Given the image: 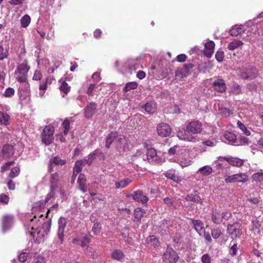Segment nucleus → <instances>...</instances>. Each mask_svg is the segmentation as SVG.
<instances>
[{"label": "nucleus", "mask_w": 263, "mask_h": 263, "mask_svg": "<svg viewBox=\"0 0 263 263\" xmlns=\"http://www.w3.org/2000/svg\"><path fill=\"white\" fill-rule=\"evenodd\" d=\"M202 130V124L198 121H192L186 126L185 131L179 130L177 136L179 139L192 142L198 141L197 136L193 135L199 134Z\"/></svg>", "instance_id": "obj_1"}, {"label": "nucleus", "mask_w": 263, "mask_h": 263, "mask_svg": "<svg viewBox=\"0 0 263 263\" xmlns=\"http://www.w3.org/2000/svg\"><path fill=\"white\" fill-rule=\"evenodd\" d=\"M51 227V221L50 219L47 220L44 222L42 227H38L34 228L32 227V230H34V231L31 232V235L35 237L36 235V240L40 242L43 241L45 235L49 232Z\"/></svg>", "instance_id": "obj_2"}, {"label": "nucleus", "mask_w": 263, "mask_h": 263, "mask_svg": "<svg viewBox=\"0 0 263 263\" xmlns=\"http://www.w3.org/2000/svg\"><path fill=\"white\" fill-rule=\"evenodd\" d=\"M232 216L231 213L229 212H221L217 209H212L211 217L212 221L216 224H220L223 220H228Z\"/></svg>", "instance_id": "obj_3"}, {"label": "nucleus", "mask_w": 263, "mask_h": 263, "mask_svg": "<svg viewBox=\"0 0 263 263\" xmlns=\"http://www.w3.org/2000/svg\"><path fill=\"white\" fill-rule=\"evenodd\" d=\"M29 67L26 64L22 63L20 64L15 71L16 78L17 81L21 83L25 82L27 80V73Z\"/></svg>", "instance_id": "obj_4"}, {"label": "nucleus", "mask_w": 263, "mask_h": 263, "mask_svg": "<svg viewBox=\"0 0 263 263\" xmlns=\"http://www.w3.org/2000/svg\"><path fill=\"white\" fill-rule=\"evenodd\" d=\"M54 128L53 126H46L42 134V141L46 144L49 145L51 143L54 139L53 133Z\"/></svg>", "instance_id": "obj_5"}, {"label": "nucleus", "mask_w": 263, "mask_h": 263, "mask_svg": "<svg viewBox=\"0 0 263 263\" xmlns=\"http://www.w3.org/2000/svg\"><path fill=\"white\" fill-rule=\"evenodd\" d=\"M146 159L151 164H159L163 162V159L157 154L154 148H149L147 151Z\"/></svg>", "instance_id": "obj_6"}, {"label": "nucleus", "mask_w": 263, "mask_h": 263, "mask_svg": "<svg viewBox=\"0 0 263 263\" xmlns=\"http://www.w3.org/2000/svg\"><path fill=\"white\" fill-rule=\"evenodd\" d=\"M224 180L227 183H231L236 182H245L248 180L247 176L243 173L234 174L232 176L225 175Z\"/></svg>", "instance_id": "obj_7"}, {"label": "nucleus", "mask_w": 263, "mask_h": 263, "mask_svg": "<svg viewBox=\"0 0 263 263\" xmlns=\"http://www.w3.org/2000/svg\"><path fill=\"white\" fill-rule=\"evenodd\" d=\"M163 259L166 263H175L178 259V256L172 248H167L163 255Z\"/></svg>", "instance_id": "obj_8"}, {"label": "nucleus", "mask_w": 263, "mask_h": 263, "mask_svg": "<svg viewBox=\"0 0 263 263\" xmlns=\"http://www.w3.org/2000/svg\"><path fill=\"white\" fill-rule=\"evenodd\" d=\"M157 133L161 137H166L170 135L172 128L170 126L165 123H161L157 127Z\"/></svg>", "instance_id": "obj_9"}, {"label": "nucleus", "mask_w": 263, "mask_h": 263, "mask_svg": "<svg viewBox=\"0 0 263 263\" xmlns=\"http://www.w3.org/2000/svg\"><path fill=\"white\" fill-rule=\"evenodd\" d=\"M239 227L240 226H239V224L237 223L228 225V233L233 239L239 237L240 235Z\"/></svg>", "instance_id": "obj_10"}, {"label": "nucleus", "mask_w": 263, "mask_h": 263, "mask_svg": "<svg viewBox=\"0 0 263 263\" xmlns=\"http://www.w3.org/2000/svg\"><path fill=\"white\" fill-rule=\"evenodd\" d=\"M258 72L255 67H249L246 69L243 73L241 74V77L245 79H253L257 76Z\"/></svg>", "instance_id": "obj_11"}, {"label": "nucleus", "mask_w": 263, "mask_h": 263, "mask_svg": "<svg viewBox=\"0 0 263 263\" xmlns=\"http://www.w3.org/2000/svg\"><path fill=\"white\" fill-rule=\"evenodd\" d=\"M67 223L66 218L60 217L58 220L59 229L58 231V235L61 242L64 237V232Z\"/></svg>", "instance_id": "obj_12"}, {"label": "nucleus", "mask_w": 263, "mask_h": 263, "mask_svg": "<svg viewBox=\"0 0 263 263\" xmlns=\"http://www.w3.org/2000/svg\"><path fill=\"white\" fill-rule=\"evenodd\" d=\"M97 105L95 103H90L84 109V115L87 118L92 117L97 112Z\"/></svg>", "instance_id": "obj_13"}, {"label": "nucleus", "mask_w": 263, "mask_h": 263, "mask_svg": "<svg viewBox=\"0 0 263 263\" xmlns=\"http://www.w3.org/2000/svg\"><path fill=\"white\" fill-rule=\"evenodd\" d=\"M215 43L213 41H210L204 45V53L208 58H211L214 53Z\"/></svg>", "instance_id": "obj_14"}, {"label": "nucleus", "mask_w": 263, "mask_h": 263, "mask_svg": "<svg viewBox=\"0 0 263 263\" xmlns=\"http://www.w3.org/2000/svg\"><path fill=\"white\" fill-rule=\"evenodd\" d=\"M2 154L4 158H8L12 156L14 154V148L11 145L6 144L3 146Z\"/></svg>", "instance_id": "obj_15"}, {"label": "nucleus", "mask_w": 263, "mask_h": 263, "mask_svg": "<svg viewBox=\"0 0 263 263\" xmlns=\"http://www.w3.org/2000/svg\"><path fill=\"white\" fill-rule=\"evenodd\" d=\"M191 224H192L196 231L201 235V232L204 230V223L199 220L191 219Z\"/></svg>", "instance_id": "obj_16"}, {"label": "nucleus", "mask_w": 263, "mask_h": 263, "mask_svg": "<svg viewBox=\"0 0 263 263\" xmlns=\"http://www.w3.org/2000/svg\"><path fill=\"white\" fill-rule=\"evenodd\" d=\"M214 89L219 92H223L226 90L224 81L222 79H219L213 83Z\"/></svg>", "instance_id": "obj_17"}, {"label": "nucleus", "mask_w": 263, "mask_h": 263, "mask_svg": "<svg viewBox=\"0 0 263 263\" xmlns=\"http://www.w3.org/2000/svg\"><path fill=\"white\" fill-rule=\"evenodd\" d=\"M133 198L136 201L143 204L146 203L148 201V198L140 191L135 192L133 195Z\"/></svg>", "instance_id": "obj_18"}, {"label": "nucleus", "mask_w": 263, "mask_h": 263, "mask_svg": "<svg viewBox=\"0 0 263 263\" xmlns=\"http://www.w3.org/2000/svg\"><path fill=\"white\" fill-rule=\"evenodd\" d=\"M13 222V217L11 216H6L3 218V231L4 232L8 230Z\"/></svg>", "instance_id": "obj_19"}, {"label": "nucleus", "mask_w": 263, "mask_h": 263, "mask_svg": "<svg viewBox=\"0 0 263 263\" xmlns=\"http://www.w3.org/2000/svg\"><path fill=\"white\" fill-rule=\"evenodd\" d=\"M186 201H193L196 203L202 204L203 201L201 198L198 195L195 194H190L186 195L185 197Z\"/></svg>", "instance_id": "obj_20"}, {"label": "nucleus", "mask_w": 263, "mask_h": 263, "mask_svg": "<svg viewBox=\"0 0 263 263\" xmlns=\"http://www.w3.org/2000/svg\"><path fill=\"white\" fill-rule=\"evenodd\" d=\"M59 181V175L55 173L52 174L50 178V187L52 190H57L58 187V182Z\"/></svg>", "instance_id": "obj_21"}, {"label": "nucleus", "mask_w": 263, "mask_h": 263, "mask_svg": "<svg viewBox=\"0 0 263 263\" xmlns=\"http://www.w3.org/2000/svg\"><path fill=\"white\" fill-rule=\"evenodd\" d=\"M225 160H226L230 164L236 166H241L243 164V161L237 158H225Z\"/></svg>", "instance_id": "obj_22"}, {"label": "nucleus", "mask_w": 263, "mask_h": 263, "mask_svg": "<svg viewBox=\"0 0 263 263\" xmlns=\"http://www.w3.org/2000/svg\"><path fill=\"white\" fill-rule=\"evenodd\" d=\"M165 176L176 182H178L181 180L179 177L176 175L175 170H173L168 171L165 174Z\"/></svg>", "instance_id": "obj_23"}, {"label": "nucleus", "mask_w": 263, "mask_h": 263, "mask_svg": "<svg viewBox=\"0 0 263 263\" xmlns=\"http://www.w3.org/2000/svg\"><path fill=\"white\" fill-rule=\"evenodd\" d=\"M213 171L212 168L209 165H205L200 167L198 172L200 173L203 176H207L209 175Z\"/></svg>", "instance_id": "obj_24"}, {"label": "nucleus", "mask_w": 263, "mask_h": 263, "mask_svg": "<svg viewBox=\"0 0 263 263\" xmlns=\"http://www.w3.org/2000/svg\"><path fill=\"white\" fill-rule=\"evenodd\" d=\"M132 181V180L127 178L124 180H121L119 182H116L115 183V188L116 189H120V188H124L128 185Z\"/></svg>", "instance_id": "obj_25"}, {"label": "nucleus", "mask_w": 263, "mask_h": 263, "mask_svg": "<svg viewBox=\"0 0 263 263\" xmlns=\"http://www.w3.org/2000/svg\"><path fill=\"white\" fill-rule=\"evenodd\" d=\"M55 190H52V189L50 187V191L47 195V197H46L45 202H41L40 201L39 202H36L35 203L36 206H43L46 202H47L50 199H51V198H52L54 197V196L55 195L54 191Z\"/></svg>", "instance_id": "obj_26"}, {"label": "nucleus", "mask_w": 263, "mask_h": 263, "mask_svg": "<svg viewBox=\"0 0 263 263\" xmlns=\"http://www.w3.org/2000/svg\"><path fill=\"white\" fill-rule=\"evenodd\" d=\"M87 161L84 160V159L77 160L74 164L73 170H77V172H81L83 168V167L87 164Z\"/></svg>", "instance_id": "obj_27"}, {"label": "nucleus", "mask_w": 263, "mask_h": 263, "mask_svg": "<svg viewBox=\"0 0 263 263\" xmlns=\"http://www.w3.org/2000/svg\"><path fill=\"white\" fill-rule=\"evenodd\" d=\"M116 141V133H110L106 140V144L105 146L106 148H109L111 144L114 142L115 143Z\"/></svg>", "instance_id": "obj_28"}, {"label": "nucleus", "mask_w": 263, "mask_h": 263, "mask_svg": "<svg viewBox=\"0 0 263 263\" xmlns=\"http://www.w3.org/2000/svg\"><path fill=\"white\" fill-rule=\"evenodd\" d=\"M111 257L114 259L121 260L124 258V254L121 250H115L112 252Z\"/></svg>", "instance_id": "obj_29"}, {"label": "nucleus", "mask_w": 263, "mask_h": 263, "mask_svg": "<svg viewBox=\"0 0 263 263\" xmlns=\"http://www.w3.org/2000/svg\"><path fill=\"white\" fill-rule=\"evenodd\" d=\"M243 44L240 40H234L228 45V48L229 50H233Z\"/></svg>", "instance_id": "obj_30"}, {"label": "nucleus", "mask_w": 263, "mask_h": 263, "mask_svg": "<svg viewBox=\"0 0 263 263\" xmlns=\"http://www.w3.org/2000/svg\"><path fill=\"white\" fill-rule=\"evenodd\" d=\"M224 138L230 143H235L237 140L236 135L231 132H226L224 134Z\"/></svg>", "instance_id": "obj_31"}, {"label": "nucleus", "mask_w": 263, "mask_h": 263, "mask_svg": "<svg viewBox=\"0 0 263 263\" xmlns=\"http://www.w3.org/2000/svg\"><path fill=\"white\" fill-rule=\"evenodd\" d=\"M145 110L148 114H153L156 111L155 104L153 103H147L144 106Z\"/></svg>", "instance_id": "obj_32"}, {"label": "nucleus", "mask_w": 263, "mask_h": 263, "mask_svg": "<svg viewBox=\"0 0 263 263\" xmlns=\"http://www.w3.org/2000/svg\"><path fill=\"white\" fill-rule=\"evenodd\" d=\"M9 119V116L8 114L0 111V124L7 125Z\"/></svg>", "instance_id": "obj_33"}, {"label": "nucleus", "mask_w": 263, "mask_h": 263, "mask_svg": "<svg viewBox=\"0 0 263 263\" xmlns=\"http://www.w3.org/2000/svg\"><path fill=\"white\" fill-rule=\"evenodd\" d=\"M30 17L28 15H25L21 19V26L23 28L27 27L30 23Z\"/></svg>", "instance_id": "obj_34"}, {"label": "nucleus", "mask_w": 263, "mask_h": 263, "mask_svg": "<svg viewBox=\"0 0 263 263\" xmlns=\"http://www.w3.org/2000/svg\"><path fill=\"white\" fill-rule=\"evenodd\" d=\"M222 233V232L221 231V229L219 227L215 228V229H213L211 230V234H212V237L215 239H218V238H219V237L221 236Z\"/></svg>", "instance_id": "obj_35"}, {"label": "nucleus", "mask_w": 263, "mask_h": 263, "mask_svg": "<svg viewBox=\"0 0 263 263\" xmlns=\"http://www.w3.org/2000/svg\"><path fill=\"white\" fill-rule=\"evenodd\" d=\"M138 87V84L135 82H132L127 83L124 88V90L125 92L130 91L133 89H135Z\"/></svg>", "instance_id": "obj_36"}, {"label": "nucleus", "mask_w": 263, "mask_h": 263, "mask_svg": "<svg viewBox=\"0 0 263 263\" xmlns=\"http://www.w3.org/2000/svg\"><path fill=\"white\" fill-rule=\"evenodd\" d=\"M237 125L245 135L250 136L251 135L250 131L248 130L246 127V126L240 121H238L237 123Z\"/></svg>", "instance_id": "obj_37"}, {"label": "nucleus", "mask_w": 263, "mask_h": 263, "mask_svg": "<svg viewBox=\"0 0 263 263\" xmlns=\"http://www.w3.org/2000/svg\"><path fill=\"white\" fill-rule=\"evenodd\" d=\"M126 142L125 139L123 136L118 135L117 133H116V141L115 143H117V145L118 146H120L121 145L123 144Z\"/></svg>", "instance_id": "obj_38"}, {"label": "nucleus", "mask_w": 263, "mask_h": 263, "mask_svg": "<svg viewBox=\"0 0 263 263\" xmlns=\"http://www.w3.org/2000/svg\"><path fill=\"white\" fill-rule=\"evenodd\" d=\"M176 75L180 78H183L186 77L188 73L186 69L181 68L176 71Z\"/></svg>", "instance_id": "obj_39"}, {"label": "nucleus", "mask_w": 263, "mask_h": 263, "mask_svg": "<svg viewBox=\"0 0 263 263\" xmlns=\"http://www.w3.org/2000/svg\"><path fill=\"white\" fill-rule=\"evenodd\" d=\"M101 224L98 222H95L92 228V232L95 235H98L101 231Z\"/></svg>", "instance_id": "obj_40"}, {"label": "nucleus", "mask_w": 263, "mask_h": 263, "mask_svg": "<svg viewBox=\"0 0 263 263\" xmlns=\"http://www.w3.org/2000/svg\"><path fill=\"white\" fill-rule=\"evenodd\" d=\"M242 28L240 27L235 26L230 31V34L232 36H237L241 32Z\"/></svg>", "instance_id": "obj_41"}, {"label": "nucleus", "mask_w": 263, "mask_h": 263, "mask_svg": "<svg viewBox=\"0 0 263 263\" xmlns=\"http://www.w3.org/2000/svg\"><path fill=\"white\" fill-rule=\"evenodd\" d=\"M9 52L7 49H5L4 47L0 45V60H3L8 57Z\"/></svg>", "instance_id": "obj_42"}, {"label": "nucleus", "mask_w": 263, "mask_h": 263, "mask_svg": "<svg viewBox=\"0 0 263 263\" xmlns=\"http://www.w3.org/2000/svg\"><path fill=\"white\" fill-rule=\"evenodd\" d=\"M60 89L61 91L66 94L69 92L70 87L68 86V84L65 81H63L60 87Z\"/></svg>", "instance_id": "obj_43"}, {"label": "nucleus", "mask_w": 263, "mask_h": 263, "mask_svg": "<svg viewBox=\"0 0 263 263\" xmlns=\"http://www.w3.org/2000/svg\"><path fill=\"white\" fill-rule=\"evenodd\" d=\"M52 160L55 165H64L66 163L65 159H62L58 156L54 157Z\"/></svg>", "instance_id": "obj_44"}, {"label": "nucleus", "mask_w": 263, "mask_h": 263, "mask_svg": "<svg viewBox=\"0 0 263 263\" xmlns=\"http://www.w3.org/2000/svg\"><path fill=\"white\" fill-rule=\"evenodd\" d=\"M20 172V169L19 167H13L11 169V172L9 174V177L11 178H14L19 175Z\"/></svg>", "instance_id": "obj_45"}, {"label": "nucleus", "mask_w": 263, "mask_h": 263, "mask_svg": "<svg viewBox=\"0 0 263 263\" xmlns=\"http://www.w3.org/2000/svg\"><path fill=\"white\" fill-rule=\"evenodd\" d=\"M192 161L185 158H182L179 162L182 167H187L191 164Z\"/></svg>", "instance_id": "obj_46"}, {"label": "nucleus", "mask_w": 263, "mask_h": 263, "mask_svg": "<svg viewBox=\"0 0 263 263\" xmlns=\"http://www.w3.org/2000/svg\"><path fill=\"white\" fill-rule=\"evenodd\" d=\"M135 219L137 221H140L143 216V212L140 209H136L134 212Z\"/></svg>", "instance_id": "obj_47"}, {"label": "nucleus", "mask_w": 263, "mask_h": 263, "mask_svg": "<svg viewBox=\"0 0 263 263\" xmlns=\"http://www.w3.org/2000/svg\"><path fill=\"white\" fill-rule=\"evenodd\" d=\"M180 150V147L179 145H176L173 147H171L168 151V153L170 155H174L179 152Z\"/></svg>", "instance_id": "obj_48"}, {"label": "nucleus", "mask_w": 263, "mask_h": 263, "mask_svg": "<svg viewBox=\"0 0 263 263\" xmlns=\"http://www.w3.org/2000/svg\"><path fill=\"white\" fill-rule=\"evenodd\" d=\"M252 178L254 180L258 182L263 181V173L258 172L255 173L253 176Z\"/></svg>", "instance_id": "obj_49"}, {"label": "nucleus", "mask_w": 263, "mask_h": 263, "mask_svg": "<svg viewBox=\"0 0 263 263\" xmlns=\"http://www.w3.org/2000/svg\"><path fill=\"white\" fill-rule=\"evenodd\" d=\"M63 126L64 128V134L65 135H66L69 131L70 127V122L68 119H66L63 121Z\"/></svg>", "instance_id": "obj_50"}, {"label": "nucleus", "mask_w": 263, "mask_h": 263, "mask_svg": "<svg viewBox=\"0 0 263 263\" xmlns=\"http://www.w3.org/2000/svg\"><path fill=\"white\" fill-rule=\"evenodd\" d=\"M238 250V247L237 246V245L234 243L230 248V250H229V253L232 256H234L236 255Z\"/></svg>", "instance_id": "obj_51"}, {"label": "nucleus", "mask_w": 263, "mask_h": 263, "mask_svg": "<svg viewBox=\"0 0 263 263\" xmlns=\"http://www.w3.org/2000/svg\"><path fill=\"white\" fill-rule=\"evenodd\" d=\"M224 58V53L221 50H218L215 54V59L219 62H221Z\"/></svg>", "instance_id": "obj_52"}, {"label": "nucleus", "mask_w": 263, "mask_h": 263, "mask_svg": "<svg viewBox=\"0 0 263 263\" xmlns=\"http://www.w3.org/2000/svg\"><path fill=\"white\" fill-rule=\"evenodd\" d=\"M231 92L234 95H238L241 92V89L239 85L234 84L231 90Z\"/></svg>", "instance_id": "obj_53"}, {"label": "nucleus", "mask_w": 263, "mask_h": 263, "mask_svg": "<svg viewBox=\"0 0 263 263\" xmlns=\"http://www.w3.org/2000/svg\"><path fill=\"white\" fill-rule=\"evenodd\" d=\"M13 163V161L6 162L4 165H3L1 167V172L3 173L7 171L9 168L10 166L12 165Z\"/></svg>", "instance_id": "obj_54"}, {"label": "nucleus", "mask_w": 263, "mask_h": 263, "mask_svg": "<svg viewBox=\"0 0 263 263\" xmlns=\"http://www.w3.org/2000/svg\"><path fill=\"white\" fill-rule=\"evenodd\" d=\"M202 263H211V257L210 255L206 253L203 255L201 258Z\"/></svg>", "instance_id": "obj_55"}, {"label": "nucleus", "mask_w": 263, "mask_h": 263, "mask_svg": "<svg viewBox=\"0 0 263 263\" xmlns=\"http://www.w3.org/2000/svg\"><path fill=\"white\" fill-rule=\"evenodd\" d=\"M14 93V90L12 88H8L5 92V96L6 97H10L13 96Z\"/></svg>", "instance_id": "obj_56"}, {"label": "nucleus", "mask_w": 263, "mask_h": 263, "mask_svg": "<svg viewBox=\"0 0 263 263\" xmlns=\"http://www.w3.org/2000/svg\"><path fill=\"white\" fill-rule=\"evenodd\" d=\"M28 257V254L26 252H23L18 256V260L22 262H25Z\"/></svg>", "instance_id": "obj_57"}, {"label": "nucleus", "mask_w": 263, "mask_h": 263, "mask_svg": "<svg viewBox=\"0 0 263 263\" xmlns=\"http://www.w3.org/2000/svg\"><path fill=\"white\" fill-rule=\"evenodd\" d=\"M221 112L223 116H224L225 117H228L233 114V112L231 110L227 108H224L222 109Z\"/></svg>", "instance_id": "obj_58"}, {"label": "nucleus", "mask_w": 263, "mask_h": 263, "mask_svg": "<svg viewBox=\"0 0 263 263\" xmlns=\"http://www.w3.org/2000/svg\"><path fill=\"white\" fill-rule=\"evenodd\" d=\"M203 236H204V239H205V240L206 241H208L209 243H211L212 242V238L211 237V235L210 234V233L209 232H205L204 230Z\"/></svg>", "instance_id": "obj_59"}, {"label": "nucleus", "mask_w": 263, "mask_h": 263, "mask_svg": "<svg viewBox=\"0 0 263 263\" xmlns=\"http://www.w3.org/2000/svg\"><path fill=\"white\" fill-rule=\"evenodd\" d=\"M95 158V154H91L88 155L87 159H84V160H86L87 162V164H88V165H90L92 163L93 160Z\"/></svg>", "instance_id": "obj_60"}, {"label": "nucleus", "mask_w": 263, "mask_h": 263, "mask_svg": "<svg viewBox=\"0 0 263 263\" xmlns=\"http://www.w3.org/2000/svg\"><path fill=\"white\" fill-rule=\"evenodd\" d=\"M85 176L83 174H80L78 179V183L79 184H85Z\"/></svg>", "instance_id": "obj_61"}, {"label": "nucleus", "mask_w": 263, "mask_h": 263, "mask_svg": "<svg viewBox=\"0 0 263 263\" xmlns=\"http://www.w3.org/2000/svg\"><path fill=\"white\" fill-rule=\"evenodd\" d=\"M34 263H46V262L43 256L39 255L35 259Z\"/></svg>", "instance_id": "obj_62"}, {"label": "nucleus", "mask_w": 263, "mask_h": 263, "mask_svg": "<svg viewBox=\"0 0 263 263\" xmlns=\"http://www.w3.org/2000/svg\"><path fill=\"white\" fill-rule=\"evenodd\" d=\"M240 141L241 142V145L242 144H249L250 143V141L249 139L246 137L241 136L240 138Z\"/></svg>", "instance_id": "obj_63"}, {"label": "nucleus", "mask_w": 263, "mask_h": 263, "mask_svg": "<svg viewBox=\"0 0 263 263\" xmlns=\"http://www.w3.org/2000/svg\"><path fill=\"white\" fill-rule=\"evenodd\" d=\"M96 87V84H92L88 88L87 93L89 96L93 95V90Z\"/></svg>", "instance_id": "obj_64"}]
</instances>
